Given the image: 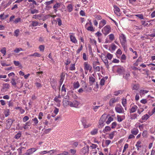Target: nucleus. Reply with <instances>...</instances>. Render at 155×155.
I'll return each instance as SVG.
<instances>
[{"label":"nucleus","mask_w":155,"mask_h":155,"mask_svg":"<svg viewBox=\"0 0 155 155\" xmlns=\"http://www.w3.org/2000/svg\"><path fill=\"white\" fill-rule=\"evenodd\" d=\"M70 38L71 41L74 43H77V40L76 38L75 37L73 34H71L70 35Z\"/></svg>","instance_id":"nucleus-10"},{"label":"nucleus","mask_w":155,"mask_h":155,"mask_svg":"<svg viewBox=\"0 0 155 155\" xmlns=\"http://www.w3.org/2000/svg\"><path fill=\"white\" fill-rule=\"evenodd\" d=\"M48 155H55L57 154L56 151L54 150L48 151Z\"/></svg>","instance_id":"nucleus-21"},{"label":"nucleus","mask_w":155,"mask_h":155,"mask_svg":"<svg viewBox=\"0 0 155 155\" xmlns=\"http://www.w3.org/2000/svg\"><path fill=\"white\" fill-rule=\"evenodd\" d=\"M92 23L91 20H89V22L86 23L85 25V27L86 28L87 27L92 25Z\"/></svg>","instance_id":"nucleus-45"},{"label":"nucleus","mask_w":155,"mask_h":155,"mask_svg":"<svg viewBox=\"0 0 155 155\" xmlns=\"http://www.w3.org/2000/svg\"><path fill=\"white\" fill-rule=\"evenodd\" d=\"M108 36L109 39L111 41H113L114 39V36L112 34H110Z\"/></svg>","instance_id":"nucleus-44"},{"label":"nucleus","mask_w":155,"mask_h":155,"mask_svg":"<svg viewBox=\"0 0 155 155\" xmlns=\"http://www.w3.org/2000/svg\"><path fill=\"white\" fill-rule=\"evenodd\" d=\"M139 87L138 84H134L133 85L132 89L133 90H137L139 88Z\"/></svg>","instance_id":"nucleus-40"},{"label":"nucleus","mask_w":155,"mask_h":155,"mask_svg":"<svg viewBox=\"0 0 155 155\" xmlns=\"http://www.w3.org/2000/svg\"><path fill=\"white\" fill-rule=\"evenodd\" d=\"M39 48L40 51H43L44 50L45 46L44 45H40L39 46Z\"/></svg>","instance_id":"nucleus-51"},{"label":"nucleus","mask_w":155,"mask_h":155,"mask_svg":"<svg viewBox=\"0 0 155 155\" xmlns=\"http://www.w3.org/2000/svg\"><path fill=\"white\" fill-rule=\"evenodd\" d=\"M89 79L90 83L91 84H92L95 81V78L92 76H90Z\"/></svg>","instance_id":"nucleus-26"},{"label":"nucleus","mask_w":155,"mask_h":155,"mask_svg":"<svg viewBox=\"0 0 155 155\" xmlns=\"http://www.w3.org/2000/svg\"><path fill=\"white\" fill-rule=\"evenodd\" d=\"M105 81L104 80V78H102L100 81V84L101 85L103 86L104 85V84Z\"/></svg>","instance_id":"nucleus-55"},{"label":"nucleus","mask_w":155,"mask_h":155,"mask_svg":"<svg viewBox=\"0 0 155 155\" xmlns=\"http://www.w3.org/2000/svg\"><path fill=\"white\" fill-rule=\"evenodd\" d=\"M116 48L117 46L116 45L112 43L110 45L109 49L110 51L112 52L114 51Z\"/></svg>","instance_id":"nucleus-12"},{"label":"nucleus","mask_w":155,"mask_h":155,"mask_svg":"<svg viewBox=\"0 0 155 155\" xmlns=\"http://www.w3.org/2000/svg\"><path fill=\"white\" fill-rule=\"evenodd\" d=\"M117 125V123L116 122H113L111 124V128H115Z\"/></svg>","instance_id":"nucleus-58"},{"label":"nucleus","mask_w":155,"mask_h":155,"mask_svg":"<svg viewBox=\"0 0 155 155\" xmlns=\"http://www.w3.org/2000/svg\"><path fill=\"white\" fill-rule=\"evenodd\" d=\"M19 33V29H17V30H15L14 31L15 35L16 37H18V35Z\"/></svg>","instance_id":"nucleus-56"},{"label":"nucleus","mask_w":155,"mask_h":155,"mask_svg":"<svg viewBox=\"0 0 155 155\" xmlns=\"http://www.w3.org/2000/svg\"><path fill=\"white\" fill-rule=\"evenodd\" d=\"M128 145L127 143L125 144L124 146L123 152H124L128 148Z\"/></svg>","instance_id":"nucleus-59"},{"label":"nucleus","mask_w":155,"mask_h":155,"mask_svg":"<svg viewBox=\"0 0 155 155\" xmlns=\"http://www.w3.org/2000/svg\"><path fill=\"white\" fill-rule=\"evenodd\" d=\"M84 69L85 71V73L87 74V71H90L92 69L91 66L87 62H85L84 64Z\"/></svg>","instance_id":"nucleus-3"},{"label":"nucleus","mask_w":155,"mask_h":155,"mask_svg":"<svg viewBox=\"0 0 155 155\" xmlns=\"http://www.w3.org/2000/svg\"><path fill=\"white\" fill-rule=\"evenodd\" d=\"M138 115L137 114H134L131 115V118L132 119H135L137 118Z\"/></svg>","instance_id":"nucleus-48"},{"label":"nucleus","mask_w":155,"mask_h":155,"mask_svg":"<svg viewBox=\"0 0 155 155\" xmlns=\"http://www.w3.org/2000/svg\"><path fill=\"white\" fill-rule=\"evenodd\" d=\"M111 130V128L109 126H107L105 127L103 131L104 133H106L107 132L110 131Z\"/></svg>","instance_id":"nucleus-22"},{"label":"nucleus","mask_w":155,"mask_h":155,"mask_svg":"<svg viewBox=\"0 0 155 155\" xmlns=\"http://www.w3.org/2000/svg\"><path fill=\"white\" fill-rule=\"evenodd\" d=\"M83 59L84 61H86L87 59V56L86 55V54L85 53H83Z\"/></svg>","instance_id":"nucleus-62"},{"label":"nucleus","mask_w":155,"mask_h":155,"mask_svg":"<svg viewBox=\"0 0 155 155\" xmlns=\"http://www.w3.org/2000/svg\"><path fill=\"white\" fill-rule=\"evenodd\" d=\"M11 83L12 85L16 87V86L17 83L16 82L14 78H12V81Z\"/></svg>","instance_id":"nucleus-37"},{"label":"nucleus","mask_w":155,"mask_h":155,"mask_svg":"<svg viewBox=\"0 0 155 155\" xmlns=\"http://www.w3.org/2000/svg\"><path fill=\"white\" fill-rule=\"evenodd\" d=\"M64 76L62 74L61 76V79L60 81V83L61 85L64 81Z\"/></svg>","instance_id":"nucleus-39"},{"label":"nucleus","mask_w":155,"mask_h":155,"mask_svg":"<svg viewBox=\"0 0 155 155\" xmlns=\"http://www.w3.org/2000/svg\"><path fill=\"white\" fill-rule=\"evenodd\" d=\"M117 121L119 122H121L123 121L125 118V117L124 116H120V115H117Z\"/></svg>","instance_id":"nucleus-18"},{"label":"nucleus","mask_w":155,"mask_h":155,"mask_svg":"<svg viewBox=\"0 0 155 155\" xmlns=\"http://www.w3.org/2000/svg\"><path fill=\"white\" fill-rule=\"evenodd\" d=\"M70 101H68L65 98L63 101V105L64 107H66L68 105L70 106Z\"/></svg>","instance_id":"nucleus-15"},{"label":"nucleus","mask_w":155,"mask_h":155,"mask_svg":"<svg viewBox=\"0 0 155 155\" xmlns=\"http://www.w3.org/2000/svg\"><path fill=\"white\" fill-rule=\"evenodd\" d=\"M57 21L58 22V24L59 26H61L62 25V22L60 18L57 19Z\"/></svg>","instance_id":"nucleus-61"},{"label":"nucleus","mask_w":155,"mask_h":155,"mask_svg":"<svg viewBox=\"0 0 155 155\" xmlns=\"http://www.w3.org/2000/svg\"><path fill=\"white\" fill-rule=\"evenodd\" d=\"M104 126V121L101 119L99 120V124L98 125V127L99 128H102Z\"/></svg>","instance_id":"nucleus-28"},{"label":"nucleus","mask_w":155,"mask_h":155,"mask_svg":"<svg viewBox=\"0 0 155 155\" xmlns=\"http://www.w3.org/2000/svg\"><path fill=\"white\" fill-rule=\"evenodd\" d=\"M95 35L97 37L98 41L100 43L102 41V34L99 31H97L95 34Z\"/></svg>","instance_id":"nucleus-8"},{"label":"nucleus","mask_w":155,"mask_h":155,"mask_svg":"<svg viewBox=\"0 0 155 155\" xmlns=\"http://www.w3.org/2000/svg\"><path fill=\"white\" fill-rule=\"evenodd\" d=\"M116 133V131H114L111 132L109 134L108 138L110 139H112L114 137V136Z\"/></svg>","instance_id":"nucleus-23"},{"label":"nucleus","mask_w":155,"mask_h":155,"mask_svg":"<svg viewBox=\"0 0 155 155\" xmlns=\"http://www.w3.org/2000/svg\"><path fill=\"white\" fill-rule=\"evenodd\" d=\"M111 27L109 25H107L104 27L102 30V31L105 35H107L110 32Z\"/></svg>","instance_id":"nucleus-2"},{"label":"nucleus","mask_w":155,"mask_h":155,"mask_svg":"<svg viewBox=\"0 0 155 155\" xmlns=\"http://www.w3.org/2000/svg\"><path fill=\"white\" fill-rule=\"evenodd\" d=\"M113 118L111 117H109L107 120L106 121V123L108 124L113 120Z\"/></svg>","instance_id":"nucleus-34"},{"label":"nucleus","mask_w":155,"mask_h":155,"mask_svg":"<svg viewBox=\"0 0 155 155\" xmlns=\"http://www.w3.org/2000/svg\"><path fill=\"white\" fill-rule=\"evenodd\" d=\"M150 116V115L146 114L142 117L141 119L144 121H145L149 118Z\"/></svg>","instance_id":"nucleus-19"},{"label":"nucleus","mask_w":155,"mask_h":155,"mask_svg":"<svg viewBox=\"0 0 155 155\" xmlns=\"http://www.w3.org/2000/svg\"><path fill=\"white\" fill-rule=\"evenodd\" d=\"M116 102V100L114 98H112L109 101V104L110 106H112L113 104Z\"/></svg>","instance_id":"nucleus-32"},{"label":"nucleus","mask_w":155,"mask_h":155,"mask_svg":"<svg viewBox=\"0 0 155 155\" xmlns=\"http://www.w3.org/2000/svg\"><path fill=\"white\" fill-rule=\"evenodd\" d=\"M122 104L124 107H125L126 106L127 100L125 99H122Z\"/></svg>","instance_id":"nucleus-43"},{"label":"nucleus","mask_w":155,"mask_h":155,"mask_svg":"<svg viewBox=\"0 0 155 155\" xmlns=\"http://www.w3.org/2000/svg\"><path fill=\"white\" fill-rule=\"evenodd\" d=\"M106 21L104 19H102L100 22L99 26L100 28H102L106 24Z\"/></svg>","instance_id":"nucleus-20"},{"label":"nucleus","mask_w":155,"mask_h":155,"mask_svg":"<svg viewBox=\"0 0 155 155\" xmlns=\"http://www.w3.org/2000/svg\"><path fill=\"white\" fill-rule=\"evenodd\" d=\"M139 131L138 129L136 128H134L131 130V133L134 135H136L138 133Z\"/></svg>","instance_id":"nucleus-25"},{"label":"nucleus","mask_w":155,"mask_h":155,"mask_svg":"<svg viewBox=\"0 0 155 155\" xmlns=\"http://www.w3.org/2000/svg\"><path fill=\"white\" fill-rule=\"evenodd\" d=\"M60 98V96H59L58 97H56L54 99V100L56 102L58 103H60L61 102V100L59 99V98Z\"/></svg>","instance_id":"nucleus-47"},{"label":"nucleus","mask_w":155,"mask_h":155,"mask_svg":"<svg viewBox=\"0 0 155 155\" xmlns=\"http://www.w3.org/2000/svg\"><path fill=\"white\" fill-rule=\"evenodd\" d=\"M9 111L8 110H6L4 112V114L6 117H8L9 115Z\"/></svg>","instance_id":"nucleus-49"},{"label":"nucleus","mask_w":155,"mask_h":155,"mask_svg":"<svg viewBox=\"0 0 155 155\" xmlns=\"http://www.w3.org/2000/svg\"><path fill=\"white\" fill-rule=\"evenodd\" d=\"M88 149L86 147H84L81 150V153L82 154L85 155L88 153Z\"/></svg>","instance_id":"nucleus-11"},{"label":"nucleus","mask_w":155,"mask_h":155,"mask_svg":"<svg viewBox=\"0 0 155 155\" xmlns=\"http://www.w3.org/2000/svg\"><path fill=\"white\" fill-rule=\"evenodd\" d=\"M68 12H72L73 9V5L71 4H69L68 5L67 7Z\"/></svg>","instance_id":"nucleus-24"},{"label":"nucleus","mask_w":155,"mask_h":155,"mask_svg":"<svg viewBox=\"0 0 155 155\" xmlns=\"http://www.w3.org/2000/svg\"><path fill=\"white\" fill-rule=\"evenodd\" d=\"M141 144L142 142L140 140H138L135 146L137 148V150H139L140 148H141L142 147Z\"/></svg>","instance_id":"nucleus-14"},{"label":"nucleus","mask_w":155,"mask_h":155,"mask_svg":"<svg viewBox=\"0 0 155 155\" xmlns=\"http://www.w3.org/2000/svg\"><path fill=\"white\" fill-rule=\"evenodd\" d=\"M23 51L22 49L21 48H16L14 50V52L15 53H18L20 51Z\"/></svg>","instance_id":"nucleus-35"},{"label":"nucleus","mask_w":155,"mask_h":155,"mask_svg":"<svg viewBox=\"0 0 155 155\" xmlns=\"http://www.w3.org/2000/svg\"><path fill=\"white\" fill-rule=\"evenodd\" d=\"M137 108V107L136 105H134L132 106L130 109V113H133L135 112Z\"/></svg>","instance_id":"nucleus-16"},{"label":"nucleus","mask_w":155,"mask_h":155,"mask_svg":"<svg viewBox=\"0 0 155 155\" xmlns=\"http://www.w3.org/2000/svg\"><path fill=\"white\" fill-rule=\"evenodd\" d=\"M88 31L94 32V28L92 24L91 26H89L86 28Z\"/></svg>","instance_id":"nucleus-29"},{"label":"nucleus","mask_w":155,"mask_h":155,"mask_svg":"<svg viewBox=\"0 0 155 155\" xmlns=\"http://www.w3.org/2000/svg\"><path fill=\"white\" fill-rule=\"evenodd\" d=\"M137 16L141 19H143V15L141 14H139L132 15H131V16Z\"/></svg>","instance_id":"nucleus-36"},{"label":"nucleus","mask_w":155,"mask_h":155,"mask_svg":"<svg viewBox=\"0 0 155 155\" xmlns=\"http://www.w3.org/2000/svg\"><path fill=\"white\" fill-rule=\"evenodd\" d=\"M21 19L20 18H18L15 19V21H14V23L15 24H17L18 22L21 21Z\"/></svg>","instance_id":"nucleus-53"},{"label":"nucleus","mask_w":155,"mask_h":155,"mask_svg":"<svg viewBox=\"0 0 155 155\" xmlns=\"http://www.w3.org/2000/svg\"><path fill=\"white\" fill-rule=\"evenodd\" d=\"M1 52L2 54H4V55H5L6 53V48H3L1 50Z\"/></svg>","instance_id":"nucleus-52"},{"label":"nucleus","mask_w":155,"mask_h":155,"mask_svg":"<svg viewBox=\"0 0 155 155\" xmlns=\"http://www.w3.org/2000/svg\"><path fill=\"white\" fill-rule=\"evenodd\" d=\"M106 57L109 60H111L112 58L113 55L110 53H108Z\"/></svg>","instance_id":"nucleus-42"},{"label":"nucleus","mask_w":155,"mask_h":155,"mask_svg":"<svg viewBox=\"0 0 155 155\" xmlns=\"http://www.w3.org/2000/svg\"><path fill=\"white\" fill-rule=\"evenodd\" d=\"M54 1V0H51L49 1L46 2L45 3V4L47 6H48L51 4H52Z\"/></svg>","instance_id":"nucleus-41"},{"label":"nucleus","mask_w":155,"mask_h":155,"mask_svg":"<svg viewBox=\"0 0 155 155\" xmlns=\"http://www.w3.org/2000/svg\"><path fill=\"white\" fill-rule=\"evenodd\" d=\"M149 91L146 90H141L140 91V94L141 97H143Z\"/></svg>","instance_id":"nucleus-17"},{"label":"nucleus","mask_w":155,"mask_h":155,"mask_svg":"<svg viewBox=\"0 0 155 155\" xmlns=\"http://www.w3.org/2000/svg\"><path fill=\"white\" fill-rule=\"evenodd\" d=\"M60 4L58 3H57L53 7V8L56 11H57V9L60 6Z\"/></svg>","instance_id":"nucleus-31"},{"label":"nucleus","mask_w":155,"mask_h":155,"mask_svg":"<svg viewBox=\"0 0 155 155\" xmlns=\"http://www.w3.org/2000/svg\"><path fill=\"white\" fill-rule=\"evenodd\" d=\"M80 104V103L79 102L76 101H74L73 102H70V106L71 107L78 108V107Z\"/></svg>","instance_id":"nucleus-5"},{"label":"nucleus","mask_w":155,"mask_h":155,"mask_svg":"<svg viewBox=\"0 0 155 155\" xmlns=\"http://www.w3.org/2000/svg\"><path fill=\"white\" fill-rule=\"evenodd\" d=\"M75 64H71L70 65V67L69 68L70 70L71 71H73V70H75Z\"/></svg>","instance_id":"nucleus-38"},{"label":"nucleus","mask_w":155,"mask_h":155,"mask_svg":"<svg viewBox=\"0 0 155 155\" xmlns=\"http://www.w3.org/2000/svg\"><path fill=\"white\" fill-rule=\"evenodd\" d=\"M30 22L31 23V25L33 27H35L37 26H40V25H42V24L36 21H30Z\"/></svg>","instance_id":"nucleus-13"},{"label":"nucleus","mask_w":155,"mask_h":155,"mask_svg":"<svg viewBox=\"0 0 155 155\" xmlns=\"http://www.w3.org/2000/svg\"><path fill=\"white\" fill-rule=\"evenodd\" d=\"M116 111L118 113H121L124 112V110L120 105H118L115 108Z\"/></svg>","instance_id":"nucleus-6"},{"label":"nucleus","mask_w":155,"mask_h":155,"mask_svg":"<svg viewBox=\"0 0 155 155\" xmlns=\"http://www.w3.org/2000/svg\"><path fill=\"white\" fill-rule=\"evenodd\" d=\"M35 85L38 89H39L42 87L41 82L40 79H38L35 83Z\"/></svg>","instance_id":"nucleus-9"},{"label":"nucleus","mask_w":155,"mask_h":155,"mask_svg":"<svg viewBox=\"0 0 155 155\" xmlns=\"http://www.w3.org/2000/svg\"><path fill=\"white\" fill-rule=\"evenodd\" d=\"M114 13L118 16H119L120 15V8L117 6L114 5Z\"/></svg>","instance_id":"nucleus-7"},{"label":"nucleus","mask_w":155,"mask_h":155,"mask_svg":"<svg viewBox=\"0 0 155 155\" xmlns=\"http://www.w3.org/2000/svg\"><path fill=\"white\" fill-rule=\"evenodd\" d=\"M90 147L92 148V149H95L97 147V145L96 144L92 143L91 144V146Z\"/></svg>","instance_id":"nucleus-63"},{"label":"nucleus","mask_w":155,"mask_h":155,"mask_svg":"<svg viewBox=\"0 0 155 155\" xmlns=\"http://www.w3.org/2000/svg\"><path fill=\"white\" fill-rule=\"evenodd\" d=\"M119 39L123 47L125 48L126 47V38L125 35L123 34H120L119 36Z\"/></svg>","instance_id":"nucleus-1"},{"label":"nucleus","mask_w":155,"mask_h":155,"mask_svg":"<svg viewBox=\"0 0 155 155\" xmlns=\"http://www.w3.org/2000/svg\"><path fill=\"white\" fill-rule=\"evenodd\" d=\"M100 56L101 57L102 60L104 63L106 67L108 68H109V65L108 64V62L106 58V57L104 54H102Z\"/></svg>","instance_id":"nucleus-4"},{"label":"nucleus","mask_w":155,"mask_h":155,"mask_svg":"<svg viewBox=\"0 0 155 155\" xmlns=\"http://www.w3.org/2000/svg\"><path fill=\"white\" fill-rule=\"evenodd\" d=\"M98 130L97 129H94L91 131L90 134L92 135H96L98 133Z\"/></svg>","instance_id":"nucleus-27"},{"label":"nucleus","mask_w":155,"mask_h":155,"mask_svg":"<svg viewBox=\"0 0 155 155\" xmlns=\"http://www.w3.org/2000/svg\"><path fill=\"white\" fill-rule=\"evenodd\" d=\"M73 86L74 88H75V89L78 88L80 86V85L79 82L78 81L74 82L73 84Z\"/></svg>","instance_id":"nucleus-33"},{"label":"nucleus","mask_w":155,"mask_h":155,"mask_svg":"<svg viewBox=\"0 0 155 155\" xmlns=\"http://www.w3.org/2000/svg\"><path fill=\"white\" fill-rule=\"evenodd\" d=\"M33 153V151H32V149H29L28 150L27 152L25 153L24 155H29L32 154Z\"/></svg>","instance_id":"nucleus-30"},{"label":"nucleus","mask_w":155,"mask_h":155,"mask_svg":"<svg viewBox=\"0 0 155 155\" xmlns=\"http://www.w3.org/2000/svg\"><path fill=\"white\" fill-rule=\"evenodd\" d=\"M61 91L62 92H64V94H65L66 92V88L64 86V84L62 87L61 89Z\"/></svg>","instance_id":"nucleus-57"},{"label":"nucleus","mask_w":155,"mask_h":155,"mask_svg":"<svg viewBox=\"0 0 155 155\" xmlns=\"http://www.w3.org/2000/svg\"><path fill=\"white\" fill-rule=\"evenodd\" d=\"M38 10L36 9L31 10V13L32 14H34L35 13H38Z\"/></svg>","instance_id":"nucleus-54"},{"label":"nucleus","mask_w":155,"mask_h":155,"mask_svg":"<svg viewBox=\"0 0 155 155\" xmlns=\"http://www.w3.org/2000/svg\"><path fill=\"white\" fill-rule=\"evenodd\" d=\"M99 88V85L97 83L95 85V87H94V90L95 91H98Z\"/></svg>","instance_id":"nucleus-50"},{"label":"nucleus","mask_w":155,"mask_h":155,"mask_svg":"<svg viewBox=\"0 0 155 155\" xmlns=\"http://www.w3.org/2000/svg\"><path fill=\"white\" fill-rule=\"evenodd\" d=\"M59 111V109L55 107L54 110V112L55 114V115H52V116L53 117H54L56 115H57Z\"/></svg>","instance_id":"nucleus-46"},{"label":"nucleus","mask_w":155,"mask_h":155,"mask_svg":"<svg viewBox=\"0 0 155 155\" xmlns=\"http://www.w3.org/2000/svg\"><path fill=\"white\" fill-rule=\"evenodd\" d=\"M8 75L9 78L11 77H14L15 76V74L14 72H12L9 73Z\"/></svg>","instance_id":"nucleus-60"},{"label":"nucleus","mask_w":155,"mask_h":155,"mask_svg":"<svg viewBox=\"0 0 155 155\" xmlns=\"http://www.w3.org/2000/svg\"><path fill=\"white\" fill-rule=\"evenodd\" d=\"M57 155H68V153L66 151H64L62 153H60Z\"/></svg>","instance_id":"nucleus-64"}]
</instances>
